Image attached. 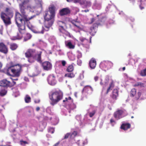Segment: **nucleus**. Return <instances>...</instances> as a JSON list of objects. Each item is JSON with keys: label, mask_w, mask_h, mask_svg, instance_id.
<instances>
[{"label": "nucleus", "mask_w": 146, "mask_h": 146, "mask_svg": "<svg viewBox=\"0 0 146 146\" xmlns=\"http://www.w3.org/2000/svg\"><path fill=\"white\" fill-rule=\"evenodd\" d=\"M71 11L68 7L63 8L59 11V14L61 16L69 15L70 14Z\"/></svg>", "instance_id": "10"}, {"label": "nucleus", "mask_w": 146, "mask_h": 146, "mask_svg": "<svg viewBox=\"0 0 146 146\" xmlns=\"http://www.w3.org/2000/svg\"><path fill=\"white\" fill-rule=\"evenodd\" d=\"M63 94L62 91L59 90L52 92L49 94V98L51 101L50 103L54 106L63 98Z\"/></svg>", "instance_id": "2"}, {"label": "nucleus", "mask_w": 146, "mask_h": 146, "mask_svg": "<svg viewBox=\"0 0 146 146\" xmlns=\"http://www.w3.org/2000/svg\"><path fill=\"white\" fill-rule=\"evenodd\" d=\"M66 45L70 49H74L75 47V46L73 45L71 42H68L66 44Z\"/></svg>", "instance_id": "28"}, {"label": "nucleus", "mask_w": 146, "mask_h": 146, "mask_svg": "<svg viewBox=\"0 0 146 146\" xmlns=\"http://www.w3.org/2000/svg\"><path fill=\"white\" fill-rule=\"evenodd\" d=\"M89 65L91 69H94L96 65V61L95 59L92 58L89 62Z\"/></svg>", "instance_id": "19"}, {"label": "nucleus", "mask_w": 146, "mask_h": 146, "mask_svg": "<svg viewBox=\"0 0 146 146\" xmlns=\"http://www.w3.org/2000/svg\"><path fill=\"white\" fill-rule=\"evenodd\" d=\"M25 102L26 103H29L31 102V98L28 95L26 96L25 98Z\"/></svg>", "instance_id": "33"}, {"label": "nucleus", "mask_w": 146, "mask_h": 146, "mask_svg": "<svg viewBox=\"0 0 146 146\" xmlns=\"http://www.w3.org/2000/svg\"><path fill=\"white\" fill-rule=\"evenodd\" d=\"M96 112L95 110H93L92 112L89 113V116L90 117H92L95 114Z\"/></svg>", "instance_id": "41"}, {"label": "nucleus", "mask_w": 146, "mask_h": 146, "mask_svg": "<svg viewBox=\"0 0 146 146\" xmlns=\"http://www.w3.org/2000/svg\"><path fill=\"white\" fill-rule=\"evenodd\" d=\"M74 70V66L73 65H69L67 68L66 70L68 72H71Z\"/></svg>", "instance_id": "32"}, {"label": "nucleus", "mask_w": 146, "mask_h": 146, "mask_svg": "<svg viewBox=\"0 0 146 146\" xmlns=\"http://www.w3.org/2000/svg\"><path fill=\"white\" fill-rule=\"evenodd\" d=\"M61 23L63 24H65V23L64 22L62 21H59L58 22V24L59 25V27H60L61 28H59V30L60 32L62 33H63V31H65V30L63 26L60 25V24Z\"/></svg>", "instance_id": "25"}, {"label": "nucleus", "mask_w": 146, "mask_h": 146, "mask_svg": "<svg viewBox=\"0 0 146 146\" xmlns=\"http://www.w3.org/2000/svg\"><path fill=\"white\" fill-rule=\"evenodd\" d=\"M36 50L34 49H29L25 53V56L28 58V61L30 63L34 62L33 60H31V58H33L35 54Z\"/></svg>", "instance_id": "6"}, {"label": "nucleus", "mask_w": 146, "mask_h": 146, "mask_svg": "<svg viewBox=\"0 0 146 146\" xmlns=\"http://www.w3.org/2000/svg\"><path fill=\"white\" fill-rule=\"evenodd\" d=\"M143 84L141 82H138L136 83L134 85V86L136 87L140 86L141 87L143 86Z\"/></svg>", "instance_id": "40"}, {"label": "nucleus", "mask_w": 146, "mask_h": 146, "mask_svg": "<svg viewBox=\"0 0 146 146\" xmlns=\"http://www.w3.org/2000/svg\"><path fill=\"white\" fill-rule=\"evenodd\" d=\"M70 135H71V133H67L65 135L64 139H67Z\"/></svg>", "instance_id": "46"}, {"label": "nucleus", "mask_w": 146, "mask_h": 146, "mask_svg": "<svg viewBox=\"0 0 146 146\" xmlns=\"http://www.w3.org/2000/svg\"><path fill=\"white\" fill-rule=\"evenodd\" d=\"M22 37V35H19L18 33L17 34V36H16V39H21Z\"/></svg>", "instance_id": "44"}, {"label": "nucleus", "mask_w": 146, "mask_h": 146, "mask_svg": "<svg viewBox=\"0 0 146 146\" xmlns=\"http://www.w3.org/2000/svg\"><path fill=\"white\" fill-rule=\"evenodd\" d=\"M95 19L94 18H92L91 19V22L90 23V24L92 23L95 21Z\"/></svg>", "instance_id": "54"}, {"label": "nucleus", "mask_w": 146, "mask_h": 146, "mask_svg": "<svg viewBox=\"0 0 146 146\" xmlns=\"http://www.w3.org/2000/svg\"><path fill=\"white\" fill-rule=\"evenodd\" d=\"M20 142L21 144V145H25L28 144V143L27 142L23 140L20 141Z\"/></svg>", "instance_id": "45"}, {"label": "nucleus", "mask_w": 146, "mask_h": 146, "mask_svg": "<svg viewBox=\"0 0 146 146\" xmlns=\"http://www.w3.org/2000/svg\"><path fill=\"white\" fill-rule=\"evenodd\" d=\"M9 64L10 65V66L8 68H13L14 66L16 65V64H14L13 62L12 61H11L9 63Z\"/></svg>", "instance_id": "42"}, {"label": "nucleus", "mask_w": 146, "mask_h": 146, "mask_svg": "<svg viewBox=\"0 0 146 146\" xmlns=\"http://www.w3.org/2000/svg\"><path fill=\"white\" fill-rule=\"evenodd\" d=\"M79 0H74V2L75 3H79Z\"/></svg>", "instance_id": "57"}, {"label": "nucleus", "mask_w": 146, "mask_h": 146, "mask_svg": "<svg viewBox=\"0 0 146 146\" xmlns=\"http://www.w3.org/2000/svg\"><path fill=\"white\" fill-rule=\"evenodd\" d=\"M110 123L112 125V126H113L114 125L113 124V123H115V121L113 118H111L110 119Z\"/></svg>", "instance_id": "49"}, {"label": "nucleus", "mask_w": 146, "mask_h": 146, "mask_svg": "<svg viewBox=\"0 0 146 146\" xmlns=\"http://www.w3.org/2000/svg\"><path fill=\"white\" fill-rule=\"evenodd\" d=\"M40 109V108L39 107H37L36 108V110L37 111H38Z\"/></svg>", "instance_id": "58"}, {"label": "nucleus", "mask_w": 146, "mask_h": 146, "mask_svg": "<svg viewBox=\"0 0 146 146\" xmlns=\"http://www.w3.org/2000/svg\"><path fill=\"white\" fill-rule=\"evenodd\" d=\"M55 15V7L52 5L49 7L48 10L44 12V20H54Z\"/></svg>", "instance_id": "4"}, {"label": "nucleus", "mask_w": 146, "mask_h": 146, "mask_svg": "<svg viewBox=\"0 0 146 146\" xmlns=\"http://www.w3.org/2000/svg\"><path fill=\"white\" fill-rule=\"evenodd\" d=\"M22 68V66L19 64H17L12 68H8L7 72L8 74H10V73L11 72L14 76L19 77L21 72Z\"/></svg>", "instance_id": "5"}, {"label": "nucleus", "mask_w": 146, "mask_h": 146, "mask_svg": "<svg viewBox=\"0 0 146 146\" xmlns=\"http://www.w3.org/2000/svg\"><path fill=\"white\" fill-rule=\"evenodd\" d=\"M91 3L89 1H86L85 0L84 5L86 7H90L91 5Z\"/></svg>", "instance_id": "36"}, {"label": "nucleus", "mask_w": 146, "mask_h": 146, "mask_svg": "<svg viewBox=\"0 0 146 146\" xmlns=\"http://www.w3.org/2000/svg\"><path fill=\"white\" fill-rule=\"evenodd\" d=\"M141 94V92H138L137 94V95L135 97V99L136 100H138L140 97Z\"/></svg>", "instance_id": "43"}, {"label": "nucleus", "mask_w": 146, "mask_h": 146, "mask_svg": "<svg viewBox=\"0 0 146 146\" xmlns=\"http://www.w3.org/2000/svg\"><path fill=\"white\" fill-rule=\"evenodd\" d=\"M108 83V80L107 79H105L104 80V81L103 82L102 80H101V81L100 82V84L102 86H103V89H104V86H107Z\"/></svg>", "instance_id": "24"}, {"label": "nucleus", "mask_w": 146, "mask_h": 146, "mask_svg": "<svg viewBox=\"0 0 146 146\" xmlns=\"http://www.w3.org/2000/svg\"><path fill=\"white\" fill-rule=\"evenodd\" d=\"M29 2L28 0H23L19 4V8L21 13L16 11L15 14V20L19 32L21 34L25 32V24L28 21L33 19L34 16L28 17L26 14L25 5Z\"/></svg>", "instance_id": "1"}, {"label": "nucleus", "mask_w": 146, "mask_h": 146, "mask_svg": "<svg viewBox=\"0 0 146 146\" xmlns=\"http://www.w3.org/2000/svg\"><path fill=\"white\" fill-rule=\"evenodd\" d=\"M90 90L92 92L93 91V89L92 87L89 85L85 86L83 88L82 92L84 91L87 93H88V91Z\"/></svg>", "instance_id": "23"}, {"label": "nucleus", "mask_w": 146, "mask_h": 146, "mask_svg": "<svg viewBox=\"0 0 146 146\" xmlns=\"http://www.w3.org/2000/svg\"><path fill=\"white\" fill-rule=\"evenodd\" d=\"M54 22V20H45L44 26L47 29L46 31H48Z\"/></svg>", "instance_id": "15"}, {"label": "nucleus", "mask_w": 146, "mask_h": 146, "mask_svg": "<svg viewBox=\"0 0 146 146\" xmlns=\"http://www.w3.org/2000/svg\"><path fill=\"white\" fill-rule=\"evenodd\" d=\"M100 25V23H94L90 28V33L92 35H94L96 33L98 26Z\"/></svg>", "instance_id": "12"}, {"label": "nucleus", "mask_w": 146, "mask_h": 146, "mask_svg": "<svg viewBox=\"0 0 146 146\" xmlns=\"http://www.w3.org/2000/svg\"><path fill=\"white\" fill-rule=\"evenodd\" d=\"M126 110L124 109H118L113 114L114 117L116 120H119L123 117V114H125Z\"/></svg>", "instance_id": "7"}, {"label": "nucleus", "mask_w": 146, "mask_h": 146, "mask_svg": "<svg viewBox=\"0 0 146 146\" xmlns=\"http://www.w3.org/2000/svg\"><path fill=\"white\" fill-rule=\"evenodd\" d=\"M61 62L62 65L63 66H64L65 65L66 63V62L65 60H63Z\"/></svg>", "instance_id": "51"}, {"label": "nucleus", "mask_w": 146, "mask_h": 146, "mask_svg": "<svg viewBox=\"0 0 146 146\" xmlns=\"http://www.w3.org/2000/svg\"><path fill=\"white\" fill-rule=\"evenodd\" d=\"M89 11V10L88 9H87L86 10H84H84H82V12H86V13L87 12H88Z\"/></svg>", "instance_id": "59"}, {"label": "nucleus", "mask_w": 146, "mask_h": 146, "mask_svg": "<svg viewBox=\"0 0 146 146\" xmlns=\"http://www.w3.org/2000/svg\"><path fill=\"white\" fill-rule=\"evenodd\" d=\"M39 41L40 42H43V41L42 40H39Z\"/></svg>", "instance_id": "63"}, {"label": "nucleus", "mask_w": 146, "mask_h": 146, "mask_svg": "<svg viewBox=\"0 0 146 146\" xmlns=\"http://www.w3.org/2000/svg\"><path fill=\"white\" fill-rule=\"evenodd\" d=\"M64 76L70 78H72L74 77L75 74L73 73H70L65 74Z\"/></svg>", "instance_id": "30"}, {"label": "nucleus", "mask_w": 146, "mask_h": 146, "mask_svg": "<svg viewBox=\"0 0 146 146\" xmlns=\"http://www.w3.org/2000/svg\"><path fill=\"white\" fill-rule=\"evenodd\" d=\"M122 69L123 71H124L125 70V67H123Z\"/></svg>", "instance_id": "62"}, {"label": "nucleus", "mask_w": 146, "mask_h": 146, "mask_svg": "<svg viewBox=\"0 0 146 146\" xmlns=\"http://www.w3.org/2000/svg\"><path fill=\"white\" fill-rule=\"evenodd\" d=\"M140 74L142 76H146V68L144 70H141Z\"/></svg>", "instance_id": "37"}, {"label": "nucleus", "mask_w": 146, "mask_h": 146, "mask_svg": "<svg viewBox=\"0 0 146 146\" xmlns=\"http://www.w3.org/2000/svg\"><path fill=\"white\" fill-rule=\"evenodd\" d=\"M35 5L33 7L35 10H38L41 11L42 9L43 2L42 0H35Z\"/></svg>", "instance_id": "8"}, {"label": "nucleus", "mask_w": 146, "mask_h": 146, "mask_svg": "<svg viewBox=\"0 0 146 146\" xmlns=\"http://www.w3.org/2000/svg\"><path fill=\"white\" fill-rule=\"evenodd\" d=\"M80 40L81 42H85L86 43V44L88 42V40L84 38L81 37L80 38Z\"/></svg>", "instance_id": "38"}, {"label": "nucleus", "mask_w": 146, "mask_h": 146, "mask_svg": "<svg viewBox=\"0 0 146 146\" xmlns=\"http://www.w3.org/2000/svg\"><path fill=\"white\" fill-rule=\"evenodd\" d=\"M36 33H42V34L43 33H44V31L43 30H42L41 32H36Z\"/></svg>", "instance_id": "60"}, {"label": "nucleus", "mask_w": 146, "mask_h": 146, "mask_svg": "<svg viewBox=\"0 0 146 146\" xmlns=\"http://www.w3.org/2000/svg\"><path fill=\"white\" fill-rule=\"evenodd\" d=\"M40 102V100L39 99L35 100L34 102L35 103H39Z\"/></svg>", "instance_id": "53"}, {"label": "nucleus", "mask_w": 146, "mask_h": 146, "mask_svg": "<svg viewBox=\"0 0 146 146\" xmlns=\"http://www.w3.org/2000/svg\"><path fill=\"white\" fill-rule=\"evenodd\" d=\"M9 51L7 45L3 42H0V52L7 54Z\"/></svg>", "instance_id": "9"}, {"label": "nucleus", "mask_w": 146, "mask_h": 146, "mask_svg": "<svg viewBox=\"0 0 146 146\" xmlns=\"http://www.w3.org/2000/svg\"><path fill=\"white\" fill-rule=\"evenodd\" d=\"M99 79V77L98 76H96L94 77V80L95 81H97Z\"/></svg>", "instance_id": "52"}, {"label": "nucleus", "mask_w": 146, "mask_h": 146, "mask_svg": "<svg viewBox=\"0 0 146 146\" xmlns=\"http://www.w3.org/2000/svg\"><path fill=\"white\" fill-rule=\"evenodd\" d=\"M78 134V132L77 131H74L72 134H71V136H72L73 135L74 137L76 136Z\"/></svg>", "instance_id": "48"}, {"label": "nucleus", "mask_w": 146, "mask_h": 146, "mask_svg": "<svg viewBox=\"0 0 146 146\" xmlns=\"http://www.w3.org/2000/svg\"><path fill=\"white\" fill-rule=\"evenodd\" d=\"M114 87V84L112 82H111L108 88L107 91L106 92V94H107L109 92V91L110 90H112V88L113 87Z\"/></svg>", "instance_id": "31"}, {"label": "nucleus", "mask_w": 146, "mask_h": 146, "mask_svg": "<svg viewBox=\"0 0 146 146\" xmlns=\"http://www.w3.org/2000/svg\"><path fill=\"white\" fill-rule=\"evenodd\" d=\"M48 132L52 134L54 133V129L53 127H50L48 129Z\"/></svg>", "instance_id": "39"}, {"label": "nucleus", "mask_w": 146, "mask_h": 146, "mask_svg": "<svg viewBox=\"0 0 146 146\" xmlns=\"http://www.w3.org/2000/svg\"><path fill=\"white\" fill-rule=\"evenodd\" d=\"M0 86L3 87H10V82L6 79H4L0 82Z\"/></svg>", "instance_id": "16"}, {"label": "nucleus", "mask_w": 146, "mask_h": 146, "mask_svg": "<svg viewBox=\"0 0 146 146\" xmlns=\"http://www.w3.org/2000/svg\"><path fill=\"white\" fill-rule=\"evenodd\" d=\"M60 143V142H58L55 143L53 146H58Z\"/></svg>", "instance_id": "55"}, {"label": "nucleus", "mask_w": 146, "mask_h": 146, "mask_svg": "<svg viewBox=\"0 0 146 146\" xmlns=\"http://www.w3.org/2000/svg\"><path fill=\"white\" fill-rule=\"evenodd\" d=\"M32 36L29 33H27L24 37V40L25 41H27L29 40L31 38Z\"/></svg>", "instance_id": "27"}, {"label": "nucleus", "mask_w": 146, "mask_h": 146, "mask_svg": "<svg viewBox=\"0 0 146 146\" xmlns=\"http://www.w3.org/2000/svg\"><path fill=\"white\" fill-rule=\"evenodd\" d=\"M73 100L69 96L68 98H66L65 100H64L63 102H73Z\"/></svg>", "instance_id": "34"}, {"label": "nucleus", "mask_w": 146, "mask_h": 146, "mask_svg": "<svg viewBox=\"0 0 146 146\" xmlns=\"http://www.w3.org/2000/svg\"><path fill=\"white\" fill-rule=\"evenodd\" d=\"M48 83L51 85L54 86L56 84V81L54 76H50L48 78Z\"/></svg>", "instance_id": "17"}, {"label": "nucleus", "mask_w": 146, "mask_h": 146, "mask_svg": "<svg viewBox=\"0 0 146 146\" xmlns=\"http://www.w3.org/2000/svg\"><path fill=\"white\" fill-rule=\"evenodd\" d=\"M42 66L43 69L45 70H48L51 69L52 64L48 61H45L42 64Z\"/></svg>", "instance_id": "13"}, {"label": "nucleus", "mask_w": 146, "mask_h": 146, "mask_svg": "<svg viewBox=\"0 0 146 146\" xmlns=\"http://www.w3.org/2000/svg\"><path fill=\"white\" fill-rule=\"evenodd\" d=\"M101 65L104 68L108 70L113 66V64L111 61H108L102 62L101 63Z\"/></svg>", "instance_id": "14"}, {"label": "nucleus", "mask_w": 146, "mask_h": 146, "mask_svg": "<svg viewBox=\"0 0 146 146\" xmlns=\"http://www.w3.org/2000/svg\"><path fill=\"white\" fill-rule=\"evenodd\" d=\"M130 96L131 97H134L136 94V90L135 88H133L130 91Z\"/></svg>", "instance_id": "29"}, {"label": "nucleus", "mask_w": 146, "mask_h": 146, "mask_svg": "<svg viewBox=\"0 0 146 146\" xmlns=\"http://www.w3.org/2000/svg\"><path fill=\"white\" fill-rule=\"evenodd\" d=\"M72 105L73 106V108H71V109L72 110H73V109L76 108V106L74 104H73Z\"/></svg>", "instance_id": "56"}, {"label": "nucleus", "mask_w": 146, "mask_h": 146, "mask_svg": "<svg viewBox=\"0 0 146 146\" xmlns=\"http://www.w3.org/2000/svg\"><path fill=\"white\" fill-rule=\"evenodd\" d=\"M118 95V91L117 89H114L112 92L111 98L113 99L116 100Z\"/></svg>", "instance_id": "21"}, {"label": "nucleus", "mask_w": 146, "mask_h": 146, "mask_svg": "<svg viewBox=\"0 0 146 146\" xmlns=\"http://www.w3.org/2000/svg\"><path fill=\"white\" fill-rule=\"evenodd\" d=\"M49 53V54H52V52H50Z\"/></svg>", "instance_id": "64"}, {"label": "nucleus", "mask_w": 146, "mask_h": 146, "mask_svg": "<svg viewBox=\"0 0 146 146\" xmlns=\"http://www.w3.org/2000/svg\"><path fill=\"white\" fill-rule=\"evenodd\" d=\"M16 84V82L14 81H13L12 82H10V85H11V86H10V87H12L13 86Z\"/></svg>", "instance_id": "50"}, {"label": "nucleus", "mask_w": 146, "mask_h": 146, "mask_svg": "<svg viewBox=\"0 0 146 146\" xmlns=\"http://www.w3.org/2000/svg\"><path fill=\"white\" fill-rule=\"evenodd\" d=\"M71 23L73 25L78 28V29H81V27L80 26L78 25L77 24L78 23V22L77 21L74 20H72L71 21Z\"/></svg>", "instance_id": "35"}, {"label": "nucleus", "mask_w": 146, "mask_h": 146, "mask_svg": "<svg viewBox=\"0 0 146 146\" xmlns=\"http://www.w3.org/2000/svg\"><path fill=\"white\" fill-rule=\"evenodd\" d=\"M13 16V12L9 7L6 8L5 12H2L1 15L2 19L6 25L11 24V19Z\"/></svg>", "instance_id": "3"}, {"label": "nucleus", "mask_w": 146, "mask_h": 146, "mask_svg": "<svg viewBox=\"0 0 146 146\" xmlns=\"http://www.w3.org/2000/svg\"><path fill=\"white\" fill-rule=\"evenodd\" d=\"M137 4L141 9L142 10L144 8L146 5V0L143 1L142 0H139L138 1Z\"/></svg>", "instance_id": "20"}, {"label": "nucleus", "mask_w": 146, "mask_h": 146, "mask_svg": "<svg viewBox=\"0 0 146 146\" xmlns=\"http://www.w3.org/2000/svg\"><path fill=\"white\" fill-rule=\"evenodd\" d=\"M7 88H1L0 90V96H3L5 95L7 93Z\"/></svg>", "instance_id": "22"}, {"label": "nucleus", "mask_w": 146, "mask_h": 146, "mask_svg": "<svg viewBox=\"0 0 146 146\" xmlns=\"http://www.w3.org/2000/svg\"><path fill=\"white\" fill-rule=\"evenodd\" d=\"M18 45L15 43H11L10 44V48L12 50H15L18 47Z\"/></svg>", "instance_id": "26"}, {"label": "nucleus", "mask_w": 146, "mask_h": 146, "mask_svg": "<svg viewBox=\"0 0 146 146\" xmlns=\"http://www.w3.org/2000/svg\"><path fill=\"white\" fill-rule=\"evenodd\" d=\"M131 127V124L129 123H122L120 126V128L124 131L130 129Z\"/></svg>", "instance_id": "18"}, {"label": "nucleus", "mask_w": 146, "mask_h": 146, "mask_svg": "<svg viewBox=\"0 0 146 146\" xmlns=\"http://www.w3.org/2000/svg\"><path fill=\"white\" fill-rule=\"evenodd\" d=\"M42 53V52L41 51H37L35 52V54L33 59H35L37 61V62L40 63L42 62L41 60V55Z\"/></svg>", "instance_id": "11"}, {"label": "nucleus", "mask_w": 146, "mask_h": 146, "mask_svg": "<svg viewBox=\"0 0 146 146\" xmlns=\"http://www.w3.org/2000/svg\"><path fill=\"white\" fill-rule=\"evenodd\" d=\"M0 33L1 35H3V31L2 29H0Z\"/></svg>", "instance_id": "61"}, {"label": "nucleus", "mask_w": 146, "mask_h": 146, "mask_svg": "<svg viewBox=\"0 0 146 146\" xmlns=\"http://www.w3.org/2000/svg\"><path fill=\"white\" fill-rule=\"evenodd\" d=\"M86 0H79V3L81 5H84Z\"/></svg>", "instance_id": "47"}]
</instances>
